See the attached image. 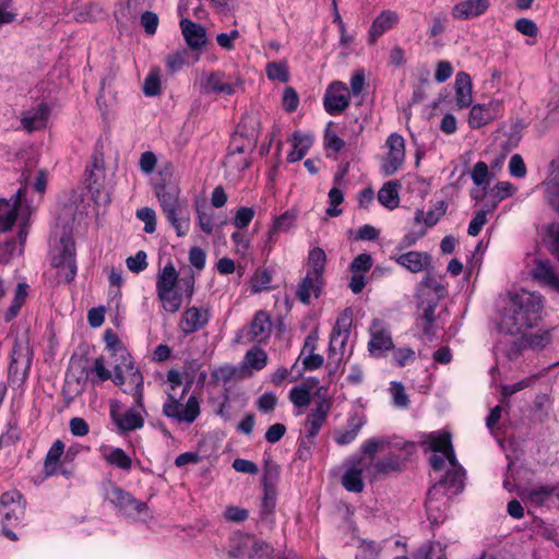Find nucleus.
<instances>
[{"mask_svg":"<svg viewBox=\"0 0 559 559\" xmlns=\"http://www.w3.org/2000/svg\"><path fill=\"white\" fill-rule=\"evenodd\" d=\"M389 153L382 165L383 173L386 176L395 174L405 160V141L402 135L392 133L386 140Z\"/></svg>","mask_w":559,"mask_h":559,"instance_id":"10","label":"nucleus"},{"mask_svg":"<svg viewBox=\"0 0 559 559\" xmlns=\"http://www.w3.org/2000/svg\"><path fill=\"white\" fill-rule=\"evenodd\" d=\"M104 180V160L102 156L94 155L92 165L86 167L85 182L87 189L99 198L102 182Z\"/></svg>","mask_w":559,"mask_h":559,"instance_id":"23","label":"nucleus"},{"mask_svg":"<svg viewBox=\"0 0 559 559\" xmlns=\"http://www.w3.org/2000/svg\"><path fill=\"white\" fill-rule=\"evenodd\" d=\"M123 361H127L124 362V368L127 371H130V382L133 384L130 394L133 396L136 407L143 409V376L139 370H133V362L130 357Z\"/></svg>","mask_w":559,"mask_h":559,"instance_id":"31","label":"nucleus"},{"mask_svg":"<svg viewBox=\"0 0 559 559\" xmlns=\"http://www.w3.org/2000/svg\"><path fill=\"white\" fill-rule=\"evenodd\" d=\"M452 467L453 469L448 471L443 479L435 484L428 491L426 509L429 516H431V512L435 509L433 503L438 500L439 495H455L464 487V469L457 463Z\"/></svg>","mask_w":559,"mask_h":559,"instance_id":"5","label":"nucleus"},{"mask_svg":"<svg viewBox=\"0 0 559 559\" xmlns=\"http://www.w3.org/2000/svg\"><path fill=\"white\" fill-rule=\"evenodd\" d=\"M514 27L518 32L525 36H536L538 33L537 25L530 19L521 17L515 21Z\"/></svg>","mask_w":559,"mask_h":559,"instance_id":"61","label":"nucleus"},{"mask_svg":"<svg viewBox=\"0 0 559 559\" xmlns=\"http://www.w3.org/2000/svg\"><path fill=\"white\" fill-rule=\"evenodd\" d=\"M424 444H428L429 449L433 452L444 454L451 466L456 465L457 460L455 457L454 449L451 442V435L449 432H431L426 436Z\"/></svg>","mask_w":559,"mask_h":559,"instance_id":"15","label":"nucleus"},{"mask_svg":"<svg viewBox=\"0 0 559 559\" xmlns=\"http://www.w3.org/2000/svg\"><path fill=\"white\" fill-rule=\"evenodd\" d=\"M193 384V376L186 373V383L183 390L179 396L176 393L168 392L167 400L163 405V415L176 423L192 424L199 417L200 402L197 396L191 395L186 404L181 403V400L190 391Z\"/></svg>","mask_w":559,"mask_h":559,"instance_id":"2","label":"nucleus"},{"mask_svg":"<svg viewBox=\"0 0 559 559\" xmlns=\"http://www.w3.org/2000/svg\"><path fill=\"white\" fill-rule=\"evenodd\" d=\"M62 251L55 258V265L64 271L67 282H71L76 275V262L74 245L69 239H62Z\"/></svg>","mask_w":559,"mask_h":559,"instance_id":"16","label":"nucleus"},{"mask_svg":"<svg viewBox=\"0 0 559 559\" xmlns=\"http://www.w3.org/2000/svg\"><path fill=\"white\" fill-rule=\"evenodd\" d=\"M276 491H263L259 509V520L266 524L273 523V514L276 507Z\"/></svg>","mask_w":559,"mask_h":559,"instance_id":"37","label":"nucleus"},{"mask_svg":"<svg viewBox=\"0 0 559 559\" xmlns=\"http://www.w3.org/2000/svg\"><path fill=\"white\" fill-rule=\"evenodd\" d=\"M503 103L499 99H491L488 103L476 104L471 108L468 124L472 129H479L502 115Z\"/></svg>","mask_w":559,"mask_h":559,"instance_id":"8","label":"nucleus"},{"mask_svg":"<svg viewBox=\"0 0 559 559\" xmlns=\"http://www.w3.org/2000/svg\"><path fill=\"white\" fill-rule=\"evenodd\" d=\"M246 361L251 368L255 370H261L266 365L267 355L261 348H252L247 352Z\"/></svg>","mask_w":559,"mask_h":559,"instance_id":"51","label":"nucleus"},{"mask_svg":"<svg viewBox=\"0 0 559 559\" xmlns=\"http://www.w3.org/2000/svg\"><path fill=\"white\" fill-rule=\"evenodd\" d=\"M347 341L348 337L346 334L342 335L338 332H331L329 344L330 355L342 354Z\"/></svg>","mask_w":559,"mask_h":559,"instance_id":"59","label":"nucleus"},{"mask_svg":"<svg viewBox=\"0 0 559 559\" xmlns=\"http://www.w3.org/2000/svg\"><path fill=\"white\" fill-rule=\"evenodd\" d=\"M180 27L185 40L191 49L199 50L205 46L207 41L206 29L201 24L188 19H182L180 21Z\"/></svg>","mask_w":559,"mask_h":559,"instance_id":"18","label":"nucleus"},{"mask_svg":"<svg viewBox=\"0 0 559 559\" xmlns=\"http://www.w3.org/2000/svg\"><path fill=\"white\" fill-rule=\"evenodd\" d=\"M488 7V0H464L454 5L452 14L459 20H469L483 14Z\"/></svg>","mask_w":559,"mask_h":559,"instance_id":"24","label":"nucleus"},{"mask_svg":"<svg viewBox=\"0 0 559 559\" xmlns=\"http://www.w3.org/2000/svg\"><path fill=\"white\" fill-rule=\"evenodd\" d=\"M64 453V443L61 440H56L48 450L44 462V474L50 477L58 472V462Z\"/></svg>","mask_w":559,"mask_h":559,"instance_id":"33","label":"nucleus"},{"mask_svg":"<svg viewBox=\"0 0 559 559\" xmlns=\"http://www.w3.org/2000/svg\"><path fill=\"white\" fill-rule=\"evenodd\" d=\"M265 72L272 81L286 83L289 80L288 68L285 62H269L265 67Z\"/></svg>","mask_w":559,"mask_h":559,"instance_id":"46","label":"nucleus"},{"mask_svg":"<svg viewBox=\"0 0 559 559\" xmlns=\"http://www.w3.org/2000/svg\"><path fill=\"white\" fill-rule=\"evenodd\" d=\"M272 282V274L269 270H258L251 280V290L259 293L270 288Z\"/></svg>","mask_w":559,"mask_h":559,"instance_id":"49","label":"nucleus"},{"mask_svg":"<svg viewBox=\"0 0 559 559\" xmlns=\"http://www.w3.org/2000/svg\"><path fill=\"white\" fill-rule=\"evenodd\" d=\"M438 306V301L432 299H425L418 304V309L420 311L417 318V325L421 329L423 333L432 338L437 333L436 325V309Z\"/></svg>","mask_w":559,"mask_h":559,"instance_id":"14","label":"nucleus"},{"mask_svg":"<svg viewBox=\"0 0 559 559\" xmlns=\"http://www.w3.org/2000/svg\"><path fill=\"white\" fill-rule=\"evenodd\" d=\"M320 391L321 389H319L317 392L319 400L316 402V407L307 420V425H309V428L307 430L308 438H314L319 433L331 408L330 401L325 397L320 396Z\"/></svg>","mask_w":559,"mask_h":559,"instance_id":"17","label":"nucleus"},{"mask_svg":"<svg viewBox=\"0 0 559 559\" xmlns=\"http://www.w3.org/2000/svg\"><path fill=\"white\" fill-rule=\"evenodd\" d=\"M312 143L313 138L311 135L301 134L299 132L294 133V147L287 155V160L295 163L302 159Z\"/></svg>","mask_w":559,"mask_h":559,"instance_id":"34","label":"nucleus"},{"mask_svg":"<svg viewBox=\"0 0 559 559\" xmlns=\"http://www.w3.org/2000/svg\"><path fill=\"white\" fill-rule=\"evenodd\" d=\"M106 497L110 503L115 504L119 511L129 519L144 520L148 516L147 504L135 499L131 493L118 486H111L107 490Z\"/></svg>","mask_w":559,"mask_h":559,"instance_id":"4","label":"nucleus"},{"mask_svg":"<svg viewBox=\"0 0 559 559\" xmlns=\"http://www.w3.org/2000/svg\"><path fill=\"white\" fill-rule=\"evenodd\" d=\"M154 191L165 216L185 207L183 202L179 199L180 189L176 183H157Z\"/></svg>","mask_w":559,"mask_h":559,"instance_id":"11","label":"nucleus"},{"mask_svg":"<svg viewBox=\"0 0 559 559\" xmlns=\"http://www.w3.org/2000/svg\"><path fill=\"white\" fill-rule=\"evenodd\" d=\"M543 308L540 294L528 290L514 294L503 309L499 330L510 335L521 334L537 323Z\"/></svg>","mask_w":559,"mask_h":559,"instance_id":"1","label":"nucleus"},{"mask_svg":"<svg viewBox=\"0 0 559 559\" xmlns=\"http://www.w3.org/2000/svg\"><path fill=\"white\" fill-rule=\"evenodd\" d=\"M25 504H16L15 507L0 508L3 516V523L15 524L21 521L25 513Z\"/></svg>","mask_w":559,"mask_h":559,"instance_id":"53","label":"nucleus"},{"mask_svg":"<svg viewBox=\"0 0 559 559\" xmlns=\"http://www.w3.org/2000/svg\"><path fill=\"white\" fill-rule=\"evenodd\" d=\"M167 221L175 228L177 236H186L190 228V218L186 207L166 215Z\"/></svg>","mask_w":559,"mask_h":559,"instance_id":"41","label":"nucleus"},{"mask_svg":"<svg viewBox=\"0 0 559 559\" xmlns=\"http://www.w3.org/2000/svg\"><path fill=\"white\" fill-rule=\"evenodd\" d=\"M397 187L396 181H388L379 190L378 200L383 206L393 210L399 205Z\"/></svg>","mask_w":559,"mask_h":559,"instance_id":"38","label":"nucleus"},{"mask_svg":"<svg viewBox=\"0 0 559 559\" xmlns=\"http://www.w3.org/2000/svg\"><path fill=\"white\" fill-rule=\"evenodd\" d=\"M105 460L122 471H130L132 465L131 457L120 448H112L105 454Z\"/></svg>","mask_w":559,"mask_h":559,"instance_id":"44","label":"nucleus"},{"mask_svg":"<svg viewBox=\"0 0 559 559\" xmlns=\"http://www.w3.org/2000/svg\"><path fill=\"white\" fill-rule=\"evenodd\" d=\"M104 340H105V343H106V346L114 350L115 353H120V357L124 360L127 359L128 357H130L123 346H122V343L121 341L119 340V337L117 336V334L112 331V330H106L105 334H104Z\"/></svg>","mask_w":559,"mask_h":559,"instance_id":"55","label":"nucleus"},{"mask_svg":"<svg viewBox=\"0 0 559 559\" xmlns=\"http://www.w3.org/2000/svg\"><path fill=\"white\" fill-rule=\"evenodd\" d=\"M552 171L543 185L545 187L546 198L551 207L559 212V163L551 162Z\"/></svg>","mask_w":559,"mask_h":559,"instance_id":"29","label":"nucleus"},{"mask_svg":"<svg viewBox=\"0 0 559 559\" xmlns=\"http://www.w3.org/2000/svg\"><path fill=\"white\" fill-rule=\"evenodd\" d=\"M496 206L497 203H493L491 205H486V209L476 212L475 216L468 225L467 233L469 236L475 237L480 233L481 228L487 223V214L493 212Z\"/></svg>","mask_w":559,"mask_h":559,"instance_id":"45","label":"nucleus"},{"mask_svg":"<svg viewBox=\"0 0 559 559\" xmlns=\"http://www.w3.org/2000/svg\"><path fill=\"white\" fill-rule=\"evenodd\" d=\"M111 417L120 432L133 431L144 426L142 415L133 407L122 414L111 412Z\"/></svg>","mask_w":559,"mask_h":559,"instance_id":"26","label":"nucleus"},{"mask_svg":"<svg viewBox=\"0 0 559 559\" xmlns=\"http://www.w3.org/2000/svg\"><path fill=\"white\" fill-rule=\"evenodd\" d=\"M243 81L240 78L228 79L223 72L216 71L211 72L205 82V88L209 92H213L224 96H231L237 91L242 90Z\"/></svg>","mask_w":559,"mask_h":559,"instance_id":"12","label":"nucleus"},{"mask_svg":"<svg viewBox=\"0 0 559 559\" xmlns=\"http://www.w3.org/2000/svg\"><path fill=\"white\" fill-rule=\"evenodd\" d=\"M472 97V80L465 72H459L455 78V102L459 108L471 106Z\"/></svg>","mask_w":559,"mask_h":559,"instance_id":"28","label":"nucleus"},{"mask_svg":"<svg viewBox=\"0 0 559 559\" xmlns=\"http://www.w3.org/2000/svg\"><path fill=\"white\" fill-rule=\"evenodd\" d=\"M391 392L393 397V404L396 407L405 408L408 406L409 400L404 386L401 383L392 382Z\"/></svg>","mask_w":559,"mask_h":559,"instance_id":"58","label":"nucleus"},{"mask_svg":"<svg viewBox=\"0 0 559 559\" xmlns=\"http://www.w3.org/2000/svg\"><path fill=\"white\" fill-rule=\"evenodd\" d=\"M19 209L7 200H0V231L11 229L17 218Z\"/></svg>","mask_w":559,"mask_h":559,"instance_id":"43","label":"nucleus"},{"mask_svg":"<svg viewBox=\"0 0 559 559\" xmlns=\"http://www.w3.org/2000/svg\"><path fill=\"white\" fill-rule=\"evenodd\" d=\"M253 216H254L253 209L246 207V206L240 207V209H238V211L236 212V215L234 217V225L238 229H243L250 224Z\"/></svg>","mask_w":559,"mask_h":559,"instance_id":"57","label":"nucleus"},{"mask_svg":"<svg viewBox=\"0 0 559 559\" xmlns=\"http://www.w3.org/2000/svg\"><path fill=\"white\" fill-rule=\"evenodd\" d=\"M136 217L144 222V231L153 234L156 230V214L151 207H141L136 211Z\"/></svg>","mask_w":559,"mask_h":559,"instance_id":"52","label":"nucleus"},{"mask_svg":"<svg viewBox=\"0 0 559 559\" xmlns=\"http://www.w3.org/2000/svg\"><path fill=\"white\" fill-rule=\"evenodd\" d=\"M372 266V258L368 253L358 254L350 263V271L355 274H364Z\"/></svg>","mask_w":559,"mask_h":559,"instance_id":"54","label":"nucleus"},{"mask_svg":"<svg viewBox=\"0 0 559 559\" xmlns=\"http://www.w3.org/2000/svg\"><path fill=\"white\" fill-rule=\"evenodd\" d=\"M81 373V377H75L73 373H68L66 377L62 394L68 402L73 401L83 390L87 374L83 377L84 369Z\"/></svg>","mask_w":559,"mask_h":559,"instance_id":"36","label":"nucleus"},{"mask_svg":"<svg viewBox=\"0 0 559 559\" xmlns=\"http://www.w3.org/2000/svg\"><path fill=\"white\" fill-rule=\"evenodd\" d=\"M143 93L146 96H156L160 93V76L158 70H152L144 80Z\"/></svg>","mask_w":559,"mask_h":559,"instance_id":"50","label":"nucleus"},{"mask_svg":"<svg viewBox=\"0 0 559 559\" xmlns=\"http://www.w3.org/2000/svg\"><path fill=\"white\" fill-rule=\"evenodd\" d=\"M178 272L173 263L166 264L157 275L156 290L165 311L175 313L181 307V296L175 292Z\"/></svg>","mask_w":559,"mask_h":559,"instance_id":"3","label":"nucleus"},{"mask_svg":"<svg viewBox=\"0 0 559 559\" xmlns=\"http://www.w3.org/2000/svg\"><path fill=\"white\" fill-rule=\"evenodd\" d=\"M209 319L207 310H201L197 307L189 308L183 314L185 332L193 333L198 331L209 322Z\"/></svg>","mask_w":559,"mask_h":559,"instance_id":"32","label":"nucleus"},{"mask_svg":"<svg viewBox=\"0 0 559 559\" xmlns=\"http://www.w3.org/2000/svg\"><path fill=\"white\" fill-rule=\"evenodd\" d=\"M393 259L412 273H419L428 269L431 263V255L423 251H409Z\"/></svg>","mask_w":559,"mask_h":559,"instance_id":"21","label":"nucleus"},{"mask_svg":"<svg viewBox=\"0 0 559 559\" xmlns=\"http://www.w3.org/2000/svg\"><path fill=\"white\" fill-rule=\"evenodd\" d=\"M390 447L391 442L386 438H370L361 444V452L372 459L377 452Z\"/></svg>","mask_w":559,"mask_h":559,"instance_id":"48","label":"nucleus"},{"mask_svg":"<svg viewBox=\"0 0 559 559\" xmlns=\"http://www.w3.org/2000/svg\"><path fill=\"white\" fill-rule=\"evenodd\" d=\"M369 332L368 350L371 356L381 357L385 352L394 348L391 332L381 319L376 318L372 320Z\"/></svg>","mask_w":559,"mask_h":559,"instance_id":"6","label":"nucleus"},{"mask_svg":"<svg viewBox=\"0 0 559 559\" xmlns=\"http://www.w3.org/2000/svg\"><path fill=\"white\" fill-rule=\"evenodd\" d=\"M323 284V276L306 274L298 284L296 295L302 304L310 305L312 296L319 298L321 295Z\"/></svg>","mask_w":559,"mask_h":559,"instance_id":"20","label":"nucleus"},{"mask_svg":"<svg viewBox=\"0 0 559 559\" xmlns=\"http://www.w3.org/2000/svg\"><path fill=\"white\" fill-rule=\"evenodd\" d=\"M278 479L280 466L271 461H266L262 475L263 491H276Z\"/></svg>","mask_w":559,"mask_h":559,"instance_id":"42","label":"nucleus"},{"mask_svg":"<svg viewBox=\"0 0 559 559\" xmlns=\"http://www.w3.org/2000/svg\"><path fill=\"white\" fill-rule=\"evenodd\" d=\"M49 117V107L41 103L34 108L25 110L21 117V124L27 132L40 130L46 127Z\"/></svg>","mask_w":559,"mask_h":559,"instance_id":"19","label":"nucleus"},{"mask_svg":"<svg viewBox=\"0 0 559 559\" xmlns=\"http://www.w3.org/2000/svg\"><path fill=\"white\" fill-rule=\"evenodd\" d=\"M364 467L362 457L353 459L347 462L346 469L342 476V485L347 491L359 493L364 490Z\"/></svg>","mask_w":559,"mask_h":559,"instance_id":"13","label":"nucleus"},{"mask_svg":"<svg viewBox=\"0 0 559 559\" xmlns=\"http://www.w3.org/2000/svg\"><path fill=\"white\" fill-rule=\"evenodd\" d=\"M146 253L142 250L138 251L135 255L129 257L126 261L128 269L133 273H140L147 267Z\"/></svg>","mask_w":559,"mask_h":559,"instance_id":"56","label":"nucleus"},{"mask_svg":"<svg viewBox=\"0 0 559 559\" xmlns=\"http://www.w3.org/2000/svg\"><path fill=\"white\" fill-rule=\"evenodd\" d=\"M555 495V488L550 486H538L526 490L525 499L534 506L546 504Z\"/></svg>","mask_w":559,"mask_h":559,"instance_id":"40","label":"nucleus"},{"mask_svg":"<svg viewBox=\"0 0 559 559\" xmlns=\"http://www.w3.org/2000/svg\"><path fill=\"white\" fill-rule=\"evenodd\" d=\"M399 21L396 12L391 10L382 11L372 22L369 29V43L374 44L385 32L391 29Z\"/></svg>","mask_w":559,"mask_h":559,"instance_id":"22","label":"nucleus"},{"mask_svg":"<svg viewBox=\"0 0 559 559\" xmlns=\"http://www.w3.org/2000/svg\"><path fill=\"white\" fill-rule=\"evenodd\" d=\"M405 461L406 459L401 454L390 453L373 464L374 474L389 475L390 473L401 472L405 465Z\"/></svg>","mask_w":559,"mask_h":559,"instance_id":"30","label":"nucleus"},{"mask_svg":"<svg viewBox=\"0 0 559 559\" xmlns=\"http://www.w3.org/2000/svg\"><path fill=\"white\" fill-rule=\"evenodd\" d=\"M32 365V352L27 345L14 343L9 366V377L13 381L25 382Z\"/></svg>","mask_w":559,"mask_h":559,"instance_id":"7","label":"nucleus"},{"mask_svg":"<svg viewBox=\"0 0 559 559\" xmlns=\"http://www.w3.org/2000/svg\"><path fill=\"white\" fill-rule=\"evenodd\" d=\"M271 318L265 311H258L250 323V341L262 342L266 340L271 333Z\"/></svg>","mask_w":559,"mask_h":559,"instance_id":"27","label":"nucleus"},{"mask_svg":"<svg viewBox=\"0 0 559 559\" xmlns=\"http://www.w3.org/2000/svg\"><path fill=\"white\" fill-rule=\"evenodd\" d=\"M224 516L227 521L235 522V523H241L248 519L249 512L247 509L236 507V506H230V507L226 508V510L224 512Z\"/></svg>","mask_w":559,"mask_h":559,"instance_id":"60","label":"nucleus"},{"mask_svg":"<svg viewBox=\"0 0 559 559\" xmlns=\"http://www.w3.org/2000/svg\"><path fill=\"white\" fill-rule=\"evenodd\" d=\"M548 237L550 240L549 250L559 261V223L551 224L548 227Z\"/></svg>","mask_w":559,"mask_h":559,"instance_id":"63","label":"nucleus"},{"mask_svg":"<svg viewBox=\"0 0 559 559\" xmlns=\"http://www.w3.org/2000/svg\"><path fill=\"white\" fill-rule=\"evenodd\" d=\"M289 400L296 407H306L311 402V393L306 385L300 384L289 391Z\"/></svg>","mask_w":559,"mask_h":559,"instance_id":"47","label":"nucleus"},{"mask_svg":"<svg viewBox=\"0 0 559 559\" xmlns=\"http://www.w3.org/2000/svg\"><path fill=\"white\" fill-rule=\"evenodd\" d=\"M27 296H28V285L24 282L19 283L15 288V294L12 299V302H11L10 307L8 308L7 312L4 313L5 322H10L19 314Z\"/></svg>","mask_w":559,"mask_h":559,"instance_id":"35","label":"nucleus"},{"mask_svg":"<svg viewBox=\"0 0 559 559\" xmlns=\"http://www.w3.org/2000/svg\"><path fill=\"white\" fill-rule=\"evenodd\" d=\"M323 105L326 112L332 116L343 112L349 105L347 86L340 81L331 83L324 93Z\"/></svg>","mask_w":559,"mask_h":559,"instance_id":"9","label":"nucleus"},{"mask_svg":"<svg viewBox=\"0 0 559 559\" xmlns=\"http://www.w3.org/2000/svg\"><path fill=\"white\" fill-rule=\"evenodd\" d=\"M509 171L516 178H523L526 175V166L521 155L514 154L511 156Z\"/></svg>","mask_w":559,"mask_h":559,"instance_id":"62","label":"nucleus"},{"mask_svg":"<svg viewBox=\"0 0 559 559\" xmlns=\"http://www.w3.org/2000/svg\"><path fill=\"white\" fill-rule=\"evenodd\" d=\"M534 280L551 287L559 293V275L547 260H537L531 272Z\"/></svg>","mask_w":559,"mask_h":559,"instance_id":"25","label":"nucleus"},{"mask_svg":"<svg viewBox=\"0 0 559 559\" xmlns=\"http://www.w3.org/2000/svg\"><path fill=\"white\" fill-rule=\"evenodd\" d=\"M437 551H441L440 544L421 546L415 555L416 559H445L437 556Z\"/></svg>","mask_w":559,"mask_h":559,"instance_id":"64","label":"nucleus"},{"mask_svg":"<svg viewBox=\"0 0 559 559\" xmlns=\"http://www.w3.org/2000/svg\"><path fill=\"white\" fill-rule=\"evenodd\" d=\"M326 264V254L325 251L316 247L309 251L308 254V265L309 270L307 274L322 276Z\"/></svg>","mask_w":559,"mask_h":559,"instance_id":"39","label":"nucleus"}]
</instances>
